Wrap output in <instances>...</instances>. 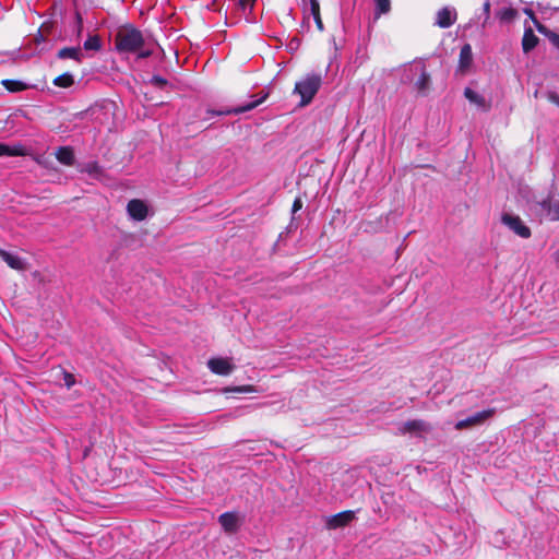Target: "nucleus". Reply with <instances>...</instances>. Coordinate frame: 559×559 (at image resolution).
Returning <instances> with one entry per match:
<instances>
[{"mask_svg": "<svg viewBox=\"0 0 559 559\" xmlns=\"http://www.w3.org/2000/svg\"><path fill=\"white\" fill-rule=\"evenodd\" d=\"M145 45V36L133 25L122 26L115 35V49L118 53H133Z\"/></svg>", "mask_w": 559, "mask_h": 559, "instance_id": "obj_1", "label": "nucleus"}, {"mask_svg": "<svg viewBox=\"0 0 559 559\" xmlns=\"http://www.w3.org/2000/svg\"><path fill=\"white\" fill-rule=\"evenodd\" d=\"M322 84V76L318 73H309L300 81L296 82L293 94L300 96L299 107L308 106Z\"/></svg>", "mask_w": 559, "mask_h": 559, "instance_id": "obj_2", "label": "nucleus"}, {"mask_svg": "<svg viewBox=\"0 0 559 559\" xmlns=\"http://www.w3.org/2000/svg\"><path fill=\"white\" fill-rule=\"evenodd\" d=\"M501 223L523 239H527L532 236L531 228L525 225L523 219L518 215L504 212L501 215Z\"/></svg>", "mask_w": 559, "mask_h": 559, "instance_id": "obj_3", "label": "nucleus"}, {"mask_svg": "<svg viewBox=\"0 0 559 559\" xmlns=\"http://www.w3.org/2000/svg\"><path fill=\"white\" fill-rule=\"evenodd\" d=\"M493 415V409H484L476 412L464 419L457 420L455 424L456 430H464L481 426Z\"/></svg>", "mask_w": 559, "mask_h": 559, "instance_id": "obj_4", "label": "nucleus"}, {"mask_svg": "<svg viewBox=\"0 0 559 559\" xmlns=\"http://www.w3.org/2000/svg\"><path fill=\"white\" fill-rule=\"evenodd\" d=\"M269 97V93H263L261 94L257 99L250 102V103H247L246 105H241V106H237V107H234V108H230V109H226V110H219V111H216V110H207V114L212 115V116H223V115H239V114H243V112H247V111H250L252 109H254L255 107H258L260 104H262L266 98Z\"/></svg>", "mask_w": 559, "mask_h": 559, "instance_id": "obj_5", "label": "nucleus"}, {"mask_svg": "<svg viewBox=\"0 0 559 559\" xmlns=\"http://www.w3.org/2000/svg\"><path fill=\"white\" fill-rule=\"evenodd\" d=\"M218 523L227 534H235L241 525V519L236 512H225L218 516Z\"/></svg>", "mask_w": 559, "mask_h": 559, "instance_id": "obj_6", "label": "nucleus"}, {"mask_svg": "<svg viewBox=\"0 0 559 559\" xmlns=\"http://www.w3.org/2000/svg\"><path fill=\"white\" fill-rule=\"evenodd\" d=\"M356 519V511L347 510L330 516L326 526L330 530L344 527Z\"/></svg>", "mask_w": 559, "mask_h": 559, "instance_id": "obj_7", "label": "nucleus"}, {"mask_svg": "<svg viewBox=\"0 0 559 559\" xmlns=\"http://www.w3.org/2000/svg\"><path fill=\"white\" fill-rule=\"evenodd\" d=\"M402 433H414L416 436H421L423 433H427L431 431V426L429 423L421 419H413L405 421L400 428Z\"/></svg>", "mask_w": 559, "mask_h": 559, "instance_id": "obj_8", "label": "nucleus"}, {"mask_svg": "<svg viewBox=\"0 0 559 559\" xmlns=\"http://www.w3.org/2000/svg\"><path fill=\"white\" fill-rule=\"evenodd\" d=\"M127 212L134 221H143L147 215L146 204L139 199H133L128 202Z\"/></svg>", "mask_w": 559, "mask_h": 559, "instance_id": "obj_9", "label": "nucleus"}, {"mask_svg": "<svg viewBox=\"0 0 559 559\" xmlns=\"http://www.w3.org/2000/svg\"><path fill=\"white\" fill-rule=\"evenodd\" d=\"M456 21V11L454 8L444 7L437 12L436 25L441 28L452 26Z\"/></svg>", "mask_w": 559, "mask_h": 559, "instance_id": "obj_10", "label": "nucleus"}, {"mask_svg": "<svg viewBox=\"0 0 559 559\" xmlns=\"http://www.w3.org/2000/svg\"><path fill=\"white\" fill-rule=\"evenodd\" d=\"M209 369L216 374L227 376L234 370V365L226 358H212L207 361Z\"/></svg>", "mask_w": 559, "mask_h": 559, "instance_id": "obj_11", "label": "nucleus"}, {"mask_svg": "<svg viewBox=\"0 0 559 559\" xmlns=\"http://www.w3.org/2000/svg\"><path fill=\"white\" fill-rule=\"evenodd\" d=\"M540 211L551 221H559V201H552L550 197L537 202Z\"/></svg>", "mask_w": 559, "mask_h": 559, "instance_id": "obj_12", "label": "nucleus"}, {"mask_svg": "<svg viewBox=\"0 0 559 559\" xmlns=\"http://www.w3.org/2000/svg\"><path fill=\"white\" fill-rule=\"evenodd\" d=\"M419 70V76L414 82V85L418 92V94L426 96L428 94L429 87H430V75L426 71L425 66H418L416 67V70Z\"/></svg>", "mask_w": 559, "mask_h": 559, "instance_id": "obj_13", "label": "nucleus"}, {"mask_svg": "<svg viewBox=\"0 0 559 559\" xmlns=\"http://www.w3.org/2000/svg\"><path fill=\"white\" fill-rule=\"evenodd\" d=\"M464 96L469 103L476 105L481 110L488 111L490 109V104L486 100V98L471 87H465Z\"/></svg>", "mask_w": 559, "mask_h": 559, "instance_id": "obj_14", "label": "nucleus"}, {"mask_svg": "<svg viewBox=\"0 0 559 559\" xmlns=\"http://www.w3.org/2000/svg\"><path fill=\"white\" fill-rule=\"evenodd\" d=\"M473 63V51L469 44L462 46L459 58V71L465 73Z\"/></svg>", "mask_w": 559, "mask_h": 559, "instance_id": "obj_15", "label": "nucleus"}, {"mask_svg": "<svg viewBox=\"0 0 559 559\" xmlns=\"http://www.w3.org/2000/svg\"><path fill=\"white\" fill-rule=\"evenodd\" d=\"M56 158L66 166H73L75 163L74 151L71 146H60L56 151Z\"/></svg>", "mask_w": 559, "mask_h": 559, "instance_id": "obj_16", "label": "nucleus"}, {"mask_svg": "<svg viewBox=\"0 0 559 559\" xmlns=\"http://www.w3.org/2000/svg\"><path fill=\"white\" fill-rule=\"evenodd\" d=\"M1 259L13 270L22 271L25 269V261L19 255L12 254L3 249H0Z\"/></svg>", "mask_w": 559, "mask_h": 559, "instance_id": "obj_17", "label": "nucleus"}, {"mask_svg": "<svg viewBox=\"0 0 559 559\" xmlns=\"http://www.w3.org/2000/svg\"><path fill=\"white\" fill-rule=\"evenodd\" d=\"M305 15H312L320 32L324 29L321 16H320V3L319 0H309V5L304 10Z\"/></svg>", "mask_w": 559, "mask_h": 559, "instance_id": "obj_18", "label": "nucleus"}, {"mask_svg": "<svg viewBox=\"0 0 559 559\" xmlns=\"http://www.w3.org/2000/svg\"><path fill=\"white\" fill-rule=\"evenodd\" d=\"M57 57L59 59H73L78 62H81L82 58H83V53H82V49L80 46L64 47L58 51Z\"/></svg>", "mask_w": 559, "mask_h": 559, "instance_id": "obj_19", "label": "nucleus"}, {"mask_svg": "<svg viewBox=\"0 0 559 559\" xmlns=\"http://www.w3.org/2000/svg\"><path fill=\"white\" fill-rule=\"evenodd\" d=\"M538 41H539V39L534 34L533 29L531 27L526 28L524 31V35H523V38H522L523 51L525 53L530 52L531 50H533L537 46Z\"/></svg>", "mask_w": 559, "mask_h": 559, "instance_id": "obj_20", "label": "nucleus"}, {"mask_svg": "<svg viewBox=\"0 0 559 559\" xmlns=\"http://www.w3.org/2000/svg\"><path fill=\"white\" fill-rule=\"evenodd\" d=\"M154 47H158V44L154 39L145 37V45L134 52L136 55V59L143 60L153 56Z\"/></svg>", "mask_w": 559, "mask_h": 559, "instance_id": "obj_21", "label": "nucleus"}, {"mask_svg": "<svg viewBox=\"0 0 559 559\" xmlns=\"http://www.w3.org/2000/svg\"><path fill=\"white\" fill-rule=\"evenodd\" d=\"M24 148L20 145L10 146L0 143V156H24Z\"/></svg>", "mask_w": 559, "mask_h": 559, "instance_id": "obj_22", "label": "nucleus"}, {"mask_svg": "<svg viewBox=\"0 0 559 559\" xmlns=\"http://www.w3.org/2000/svg\"><path fill=\"white\" fill-rule=\"evenodd\" d=\"M53 84L58 87H70L74 84V78L71 73L66 72L53 80Z\"/></svg>", "mask_w": 559, "mask_h": 559, "instance_id": "obj_23", "label": "nucleus"}, {"mask_svg": "<svg viewBox=\"0 0 559 559\" xmlns=\"http://www.w3.org/2000/svg\"><path fill=\"white\" fill-rule=\"evenodd\" d=\"M2 85L9 91V92H12V93H15V92H21L23 90L26 88V84L22 81H17V80H3L2 81Z\"/></svg>", "mask_w": 559, "mask_h": 559, "instance_id": "obj_24", "label": "nucleus"}, {"mask_svg": "<svg viewBox=\"0 0 559 559\" xmlns=\"http://www.w3.org/2000/svg\"><path fill=\"white\" fill-rule=\"evenodd\" d=\"M85 50L98 51L102 48V43L98 35H90L83 45Z\"/></svg>", "mask_w": 559, "mask_h": 559, "instance_id": "obj_25", "label": "nucleus"}, {"mask_svg": "<svg viewBox=\"0 0 559 559\" xmlns=\"http://www.w3.org/2000/svg\"><path fill=\"white\" fill-rule=\"evenodd\" d=\"M376 2V17H379L381 14H386L391 10V0H374Z\"/></svg>", "mask_w": 559, "mask_h": 559, "instance_id": "obj_26", "label": "nucleus"}, {"mask_svg": "<svg viewBox=\"0 0 559 559\" xmlns=\"http://www.w3.org/2000/svg\"><path fill=\"white\" fill-rule=\"evenodd\" d=\"M82 171H86L90 175H98L102 173V168L97 162L87 163Z\"/></svg>", "mask_w": 559, "mask_h": 559, "instance_id": "obj_27", "label": "nucleus"}, {"mask_svg": "<svg viewBox=\"0 0 559 559\" xmlns=\"http://www.w3.org/2000/svg\"><path fill=\"white\" fill-rule=\"evenodd\" d=\"M150 83L158 88H164L168 85V81L160 75H153Z\"/></svg>", "mask_w": 559, "mask_h": 559, "instance_id": "obj_28", "label": "nucleus"}, {"mask_svg": "<svg viewBox=\"0 0 559 559\" xmlns=\"http://www.w3.org/2000/svg\"><path fill=\"white\" fill-rule=\"evenodd\" d=\"M515 15V11L513 9H502L498 12V16L500 17V20L502 21H508V20H511L513 19Z\"/></svg>", "mask_w": 559, "mask_h": 559, "instance_id": "obj_29", "label": "nucleus"}, {"mask_svg": "<svg viewBox=\"0 0 559 559\" xmlns=\"http://www.w3.org/2000/svg\"><path fill=\"white\" fill-rule=\"evenodd\" d=\"M63 380H64V384L68 389H70L71 386L74 385L75 383V378L72 373L70 372H67V371H63Z\"/></svg>", "mask_w": 559, "mask_h": 559, "instance_id": "obj_30", "label": "nucleus"}, {"mask_svg": "<svg viewBox=\"0 0 559 559\" xmlns=\"http://www.w3.org/2000/svg\"><path fill=\"white\" fill-rule=\"evenodd\" d=\"M228 392H236V393H250L253 392V388L250 385H243V386H235L231 389H227Z\"/></svg>", "mask_w": 559, "mask_h": 559, "instance_id": "obj_31", "label": "nucleus"}, {"mask_svg": "<svg viewBox=\"0 0 559 559\" xmlns=\"http://www.w3.org/2000/svg\"><path fill=\"white\" fill-rule=\"evenodd\" d=\"M483 14H484V23H483V25H484L490 16V1L489 0H486L483 4Z\"/></svg>", "mask_w": 559, "mask_h": 559, "instance_id": "obj_32", "label": "nucleus"}, {"mask_svg": "<svg viewBox=\"0 0 559 559\" xmlns=\"http://www.w3.org/2000/svg\"><path fill=\"white\" fill-rule=\"evenodd\" d=\"M75 25H76L78 36H80L82 33V29H83V19H82L81 13H79V12L75 13Z\"/></svg>", "mask_w": 559, "mask_h": 559, "instance_id": "obj_33", "label": "nucleus"}, {"mask_svg": "<svg viewBox=\"0 0 559 559\" xmlns=\"http://www.w3.org/2000/svg\"><path fill=\"white\" fill-rule=\"evenodd\" d=\"M254 1L255 0H239V4L242 11H246L247 9L251 10Z\"/></svg>", "mask_w": 559, "mask_h": 559, "instance_id": "obj_34", "label": "nucleus"}, {"mask_svg": "<svg viewBox=\"0 0 559 559\" xmlns=\"http://www.w3.org/2000/svg\"><path fill=\"white\" fill-rule=\"evenodd\" d=\"M548 39L549 41L559 49V34H556V33H550L548 35Z\"/></svg>", "mask_w": 559, "mask_h": 559, "instance_id": "obj_35", "label": "nucleus"}, {"mask_svg": "<svg viewBox=\"0 0 559 559\" xmlns=\"http://www.w3.org/2000/svg\"><path fill=\"white\" fill-rule=\"evenodd\" d=\"M548 100L559 107V94L556 92L548 93Z\"/></svg>", "mask_w": 559, "mask_h": 559, "instance_id": "obj_36", "label": "nucleus"}, {"mask_svg": "<svg viewBox=\"0 0 559 559\" xmlns=\"http://www.w3.org/2000/svg\"><path fill=\"white\" fill-rule=\"evenodd\" d=\"M299 45H300L299 38L294 37V38L290 39V41L288 44V48L290 50H295V49H297L299 47Z\"/></svg>", "mask_w": 559, "mask_h": 559, "instance_id": "obj_37", "label": "nucleus"}, {"mask_svg": "<svg viewBox=\"0 0 559 559\" xmlns=\"http://www.w3.org/2000/svg\"><path fill=\"white\" fill-rule=\"evenodd\" d=\"M302 207V201L299 199V198H296L294 203H293V207H292V212L293 213H296L297 211H299L300 209Z\"/></svg>", "mask_w": 559, "mask_h": 559, "instance_id": "obj_38", "label": "nucleus"}, {"mask_svg": "<svg viewBox=\"0 0 559 559\" xmlns=\"http://www.w3.org/2000/svg\"><path fill=\"white\" fill-rule=\"evenodd\" d=\"M554 259L556 262H559V250H557L555 253H554Z\"/></svg>", "mask_w": 559, "mask_h": 559, "instance_id": "obj_39", "label": "nucleus"}, {"mask_svg": "<svg viewBox=\"0 0 559 559\" xmlns=\"http://www.w3.org/2000/svg\"><path fill=\"white\" fill-rule=\"evenodd\" d=\"M39 40H44L43 34H40V33H39L38 38H37V41H39Z\"/></svg>", "mask_w": 559, "mask_h": 559, "instance_id": "obj_40", "label": "nucleus"}, {"mask_svg": "<svg viewBox=\"0 0 559 559\" xmlns=\"http://www.w3.org/2000/svg\"><path fill=\"white\" fill-rule=\"evenodd\" d=\"M36 162H37L38 164H40V165H41V164H44V163H43V159H41L40 157L36 158Z\"/></svg>", "mask_w": 559, "mask_h": 559, "instance_id": "obj_41", "label": "nucleus"}]
</instances>
